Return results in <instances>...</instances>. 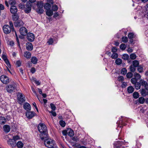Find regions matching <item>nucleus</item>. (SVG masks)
I'll return each mask as SVG.
<instances>
[{
    "label": "nucleus",
    "mask_w": 148,
    "mask_h": 148,
    "mask_svg": "<svg viewBox=\"0 0 148 148\" xmlns=\"http://www.w3.org/2000/svg\"><path fill=\"white\" fill-rule=\"evenodd\" d=\"M38 130L40 133V137L43 140L48 137V132L47 128L45 125L43 123H40L38 126Z\"/></svg>",
    "instance_id": "f257e3e1"
},
{
    "label": "nucleus",
    "mask_w": 148,
    "mask_h": 148,
    "mask_svg": "<svg viewBox=\"0 0 148 148\" xmlns=\"http://www.w3.org/2000/svg\"><path fill=\"white\" fill-rule=\"evenodd\" d=\"M45 139V140H44V144L47 147L49 148H51L54 146V140L51 139H47V138L44 140Z\"/></svg>",
    "instance_id": "f03ea898"
},
{
    "label": "nucleus",
    "mask_w": 148,
    "mask_h": 148,
    "mask_svg": "<svg viewBox=\"0 0 148 148\" xmlns=\"http://www.w3.org/2000/svg\"><path fill=\"white\" fill-rule=\"evenodd\" d=\"M7 91L10 93L15 92L16 90V88L14 84H10L7 86L6 88Z\"/></svg>",
    "instance_id": "7ed1b4c3"
},
{
    "label": "nucleus",
    "mask_w": 148,
    "mask_h": 148,
    "mask_svg": "<svg viewBox=\"0 0 148 148\" xmlns=\"http://www.w3.org/2000/svg\"><path fill=\"white\" fill-rule=\"evenodd\" d=\"M3 29L4 33L6 34H9L12 31V29L8 25H4L3 27Z\"/></svg>",
    "instance_id": "20e7f679"
},
{
    "label": "nucleus",
    "mask_w": 148,
    "mask_h": 148,
    "mask_svg": "<svg viewBox=\"0 0 148 148\" xmlns=\"http://www.w3.org/2000/svg\"><path fill=\"white\" fill-rule=\"evenodd\" d=\"M1 81L3 84H7L9 83L8 78L5 75H2L0 77Z\"/></svg>",
    "instance_id": "39448f33"
},
{
    "label": "nucleus",
    "mask_w": 148,
    "mask_h": 148,
    "mask_svg": "<svg viewBox=\"0 0 148 148\" xmlns=\"http://www.w3.org/2000/svg\"><path fill=\"white\" fill-rule=\"evenodd\" d=\"M124 141H118L117 144L114 146V148H125V147L122 146L125 145Z\"/></svg>",
    "instance_id": "423d86ee"
},
{
    "label": "nucleus",
    "mask_w": 148,
    "mask_h": 148,
    "mask_svg": "<svg viewBox=\"0 0 148 148\" xmlns=\"http://www.w3.org/2000/svg\"><path fill=\"white\" fill-rule=\"evenodd\" d=\"M19 32L23 36H25L27 33V30L25 27H22L19 29Z\"/></svg>",
    "instance_id": "0eeeda50"
},
{
    "label": "nucleus",
    "mask_w": 148,
    "mask_h": 148,
    "mask_svg": "<svg viewBox=\"0 0 148 148\" xmlns=\"http://www.w3.org/2000/svg\"><path fill=\"white\" fill-rule=\"evenodd\" d=\"M18 101H19V103H23L25 101V97L23 96L22 93L18 92V97L17 98Z\"/></svg>",
    "instance_id": "6e6552de"
},
{
    "label": "nucleus",
    "mask_w": 148,
    "mask_h": 148,
    "mask_svg": "<svg viewBox=\"0 0 148 148\" xmlns=\"http://www.w3.org/2000/svg\"><path fill=\"white\" fill-rule=\"evenodd\" d=\"M27 38L28 41L32 42L35 39V36L33 33H29L27 34Z\"/></svg>",
    "instance_id": "1a4fd4ad"
},
{
    "label": "nucleus",
    "mask_w": 148,
    "mask_h": 148,
    "mask_svg": "<svg viewBox=\"0 0 148 148\" xmlns=\"http://www.w3.org/2000/svg\"><path fill=\"white\" fill-rule=\"evenodd\" d=\"M35 113L32 111H27L26 113V115L28 119L32 118L35 116Z\"/></svg>",
    "instance_id": "9d476101"
},
{
    "label": "nucleus",
    "mask_w": 148,
    "mask_h": 148,
    "mask_svg": "<svg viewBox=\"0 0 148 148\" xmlns=\"http://www.w3.org/2000/svg\"><path fill=\"white\" fill-rule=\"evenodd\" d=\"M16 142L14 139H10L8 141V144L10 145L12 147H14L16 145Z\"/></svg>",
    "instance_id": "9b49d317"
},
{
    "label": "nucleus",
    "mask_w": 148,
    "mask_h": 148,
    "mask_svg": "<svg viewBox=\"0 0 148 148\" xmlns=\"http://www.w3.org/2000/svg\"><path fill=\"white\" fill-rule=\"evenodd\" d=\"M23 108L27 111L30 110L31 108L30 104L27 103H26L24 104Z\"/></svg>",
    "instance_id": "f8f14e48"
},
{
    "label": "nucleus",
    "mask_w": 148,
    "mask_h": 148,
    "mask_svg": "<svg viewBox=\"0 0 148 148\" xmlns=\"http://www.w3.org/2000/svg\"><path fill=\"white\" fill-rule=\"evenodd\" d=\"M23 25V23L21 20H18L16 21L14 23V25L15 27H20Z\"/></svg>",
    "instance_id": "ddd939ff"
},
{
    "label": "nucleus",
    "mask_w": 148,
    "mask_h": 148,
    "mask_svg": "<svg viewBox=\"0 0 148 148\" xmlns=\"http://www.w3.org/2000/svg\"><path fill=\"white\" fill-rule=\"evenodd\" d=\"M26 49L29 51L32 50L33 49V46L32 44L30 42H27L26 43Z\"/></svg>",
    "instance_id": "4468645a"
},
{
    "label": "nucleus",
    "mask_w": 148,
    "mask_h": 148,
    "mask_svg": "<svg viewBox=\"0 0 148 148\" xmlns=\"http://www.w3.org/2000/svg\"><path fill=\"white\" fill-rule=\"evenodd\" d=\"M17 10L16 7L14 5H11L10 11L13 14H15L17 12Z\"/></svg>",
    "instance_id": "2eb2a0df"
},
{
    "label": "nucleus",
    "mask_w": 148,
    "mask_h": 148,
    "mask_svg": "<svg viewBox=\"0 0 148 148\" xmlns=\"http://www.w3.org/2000/svg\"><path fill=\"white\" fill-rule=\"evenodd\" d=\"M139 82L140 83V86L141 85L144 86L146 89H147V82L144 80L141 79L140 80Z\"/></svg>",
    "instance_id": "dca6fc26"
},
{
    "label": "nucleus",
    "mask_w": 148,
    "mask_h": 148,
    "mask_svg": "<svg viewBox=\"0 0 148 148\" xmlns=\"http://www.w3.org/2000/svg\"><path fill=\"white\" fill-rule=\"evenodd\" d=\"M26 8L25 9L26 12L27 13H29L31 10V5L29 3H27L26 4Z\"/></svg>",
    "instance_id": "f3484780"
},
{
    "label": "nucleus",
    "mask_w": 148,
    "mask_h": 148,
    "mask_svg": "<svg viewBox=\"0 0 148 148\" xmlns=\"http://www.w3.org/2000/svg\"><path fill=\"white\" fill-rule=\"evenodd\" d=\"M147 90L144 89H142L140 91L141 95L144 97L146 96L147 95Z\"/></svg>",
    "instance_id": "a211bd4d"
},
{
    "label": "nucleus",
    "mask_w": 148,
    "mask_h": 148,
    "mask_svg": "<svg viewBox=\"0 0 148 148\" xmlns=\"http://www.w3.org/2000/svg\"><path fill=\"white\" fill-rule=\"evenodd\" d=\"M3 128L4 132L8 133L10 132V127L9 125H5L3 126Z\"/></svg>",
    "instance_id": "6ab92c4d"
},
{
    "label": "nucleus",
    "mask_w": 148,
    "mask_h": 148,
    "mask_svg": "<svg viewBox=\"0 0 148 148\" xmlns=\"http://www.w3.org/2000/svg\"><path fill=\"white\" fill-rule=\"evenodd\" d=\"M24 56L27 59H29L31 57V54L29 51H26L24 53Z\"/></svg>",
    "instance_id": "aec40b11"
},
{
    "label": "nucleus",
    "mask_w": 148,
    "mask_h": 148,
    "mask_svg": "<svg viewBox=\"0 0 148 148\" xmlns=\"http://www.w3.org/2000/svg\"><path fill=\"white\" fill-rule=\"evenodd\" d=\"M67 134L70 137L73 136L74 135V132L71 129H69L67 130Z\"/></svg>",
    "instance_id": "412c9836"
},
{
    "label": "nucleus",
    "mask_w": 148,
    "mask_h": 148,
    "mask_svg": "<svg viewBox=\"0 0 148 148\" xmlns=\"http://www.w3.org/2000/svg\"><path fill=\"white\" fill-rule=\"evenodd\" d=\"M134 90V88L132 86H129L127 88V91L129 93H132Z\"/></svg>",
    "instance_id": "4be33fe9"
},
{
    "label": "nucleus",
    "mask_w": 148,
    "mask_h": 148,
    "mask_svg": "<svg viewBox=\"0 0 148 148\" xmlns=\"http://www.w3.org/2000/svg\"><path fill=\"white\" fill-rule=\"evenodd\" d=\"M36 5L38 8H43V2L42 1H38L37 2Z\"/></svg>",
    "instance_id": "5701e85b"
},
{
    "label": "nucleus",
    "mask_w": 148,
    "mask_h": 148,
    "mask_svg": "<svg viewBox=\"0 0 148 148\" xmlns=\"http://www.w3.org/2000/svg\"><path fill=\"white\" fill-rule=\"evenodd\" d=\"M31 60L33 64H36L37 63L38 59L36 57L33 56Z\"/></svg>",
    "instance_id": "b1692460"
},
{
    "label": "nucleus",
    "mask_w": 148,
    "mask_h": 148,
    "mask_svg": "<svg viewBox=\"0 0 148 148\" xmlns=\"http://www.w3.org/2000/svg\"><path fill=\"white\" fill-rule=\"evenodd\" d=\"M132 65L136 67H138L139 66V62L137 60H134L132 62Z\"/></svg>",
    "instance_id": "393cba45"
},
{
    "label": "nucleus",
    "mask_w": 148,
    "mask_h": 148,
    "mask_svg": "<svg viewBox=\"0 0 148 148\" xmlns=\"http://www.w3.org/2000/svg\"><path fill=\"white\" fill-rule=\"evenodd\" d=\"M53 11L51 10H48L46 12L47 15L49 16H51L53 14Z\"/></svg>",
    "instance_id": "a878e982"
},
{
    "label": "nucleus",
    "mask_w": 148,
    "mask_h": 148,
    "mask_svg": "<svg viewBox=\"0 0 148 148\" xmlns=\"http://www.w3.org/2000/svg\"><path fill=\"white\" fill-rule=\"evenodd\" d=\"M6 122V120L4 117H1L0 118V123L1 124H4Z\"/></svg>",
    "instance_id": "bb28decb"
},
{
    "label": "nucleus",
    "mask_w": 148,
    "mask_h": 148,
    "mask_svg": "<svg viewBox=\"0 0 148 148\" xmlns=\"http://www.w3.org/2000/svg\"><path fill=\"white\" fill-rule=\"evenodd\" d=\"M51 7V5L49 3H47L45 4L44 7L45 9L48 10L50 9Z\"/></svg>",
    "instance_id": "cd10ccee"
},
{
    "label": "nucleus",
    "mask_w": 148,
    "mask_h": 148,
    "mask_svg": "<svg viewBox=\"0 0 148 148\" xmlns=\"http://www.w3.org/2000/svg\"><path fill=\"white\" fill-rule=\"evenodd\" d=\"M134 76L138 80L141 77V76L140 75L137 73H134Z\"/></svg>",
    "instance_id": "c85d7f7f"
},
{
    "label": "nucleus",
    "mask_w": 148,
    "mask_h": 148,
    "mask_svg": "<svg viewBox=\"0 0 148 148\" xmlns=\"http://www.w3.org/2000/svg\"><path fill=\"white\" fill-rule=\"evenodd\" d=\"M137 71L139 73H141L143 72V66L142 65H139L137 68Z\"/></svg>",
    "instance_id": "c756f323"
},
{
    "label": "nucleus",
    "mask_w": 148,
    "mask_h": 148,
    "mask_svg": "<svg viewBox=\"0 0 148 148\" xmlns=\"http://www.w3.org/2000/svg\"><path fill=\"white\" fill-rule=\"evenodd\" d=\"M116 64L117 65H120L122 62V60L120 58H117L115 61Z\"/></svg>",
    "instance_id": "7c9ffc66"
},
{
    "label": "nucleus",
    "mask_w": 148,
    "mask_h": 148,
    "mask_svg": "<svg viewBox=\"0 0 148 148\" xmlns=\"http://www.w3.org/2000/svg\"><path fill=\"white\" fill-rule=\"evenodd\" d=\"M134 84L135 87L136 89L137 90H138L139 89H140V82H137L135 84Z\"/></svg>",
    "instance_id": "2f4dec72"
},
{
    "label": "nucleus",
    "mask_w": 148,
    "mask_h": 148,
    "mask_svg": "<svg viewBox=\"0 0 148 148\" xmlns=\"http://www.w3.org/2000/svg\"><path fill=\"white\" fill-rule=\"evenodd\" d=\"M17 146L18 148H22L23 145V144L21 141H18L17 144Z\"/></svg>",
    "instance_id": "473e14b6"
},
{
    "label": "nucleus",
    "mask_w": 148,
    "mask_h": 148,
    "mask_svg": "<svg viewBox=\"0 0 148 148\" xmlns=\"http://www.w3.org/2000/svg\"><path fill=\"white\" fill-rule=\"evenodd\" d=\"M138 100L140 103L143 104L145 102V99L143 97H140L139 98Z\"/></svg>",
    "instance_id": "72a5a7b5"
},
{
    "label": "nucleus",
    "mask_w": 148,
    "mask_h": 148,
    "mask_svg": "<svg viewBox=\"0 0 148 148\" xmlns=\"http://www.w3.org/2000/svg\"><path fill=\"white\" fill-rule=\"evenodd\" d=\"M136 67H134L132 65H131L130 66V71L131 72H134L136 70Z\"/></svg>",
    "instance_id": "f704fd0d"
},
{
    "label": "nucleus",
    "mask_w": 148,
    "mask_h": 148,
    "mask_svg": "<svg viewBox=\"0 0 148 148\" xmlns=\"http://www.w3.org/2000/svg\"><path fill=\"white\" fill-rule=\"evenodd\" d=\"M133 97L135 99H137L139 97V94L138 92H134L133 94Z\"/></svg>",
    "instance_id": "c9c22d12"
},
{
    "label": "nucleus",
    "mask_w": 148,
    "mask_h": 148,
    "mask_svg": "<svg viewBox=\"0 0 148 148\" xmlns=\"http://www.w3.org/2000/svg\"><path fill=\"white\" fill-rule=\"evenodd\" d=\"M122 58L124 60H127L129 59V56L127 54H124L123 55Z\"/></svg>",
    "instance_id": "e433bc0d"
},
{
    "label": "nucleus",
    "mask_w": 148,
    "mask_h": 148,
    "mask_svg": "<svg viewBox=\"0 0 148 148\" xmlns=\"http://www.w3.org/2000/svg\"><path fill=\"white\" fill-rule=\"evenodd\" d=\"M44 12V10L43 9V8H38L37 10V12L39 14H42Z\"/></svg>",
    "instance_id": "4c0bfd02"
},
{
    "label": "nucleus",
    "mask_w": 148,
    "mask_h": 148,
    "mask_svg": "<svg viewBox=\"0 0 148 148\" xmlns=\"http://www.w3.org/2000/svg\"><path fill=\"white\" fill-rule=\"evenodd\" d=\"M136 57V55L134 53L131 54L130 55V58L132 60L135 59Z\"/></svg>",
    "instance_id": "58836bf2"
},
{
    "label": "nucleus",
    "mask_w": 148,
    "mask_h": 148,
    "mask_svg": "<svg viewBox=\"0 0 148 148\" xmlns=\"http://www.w3.org/2000/svg\"><path fill=\"white\" fill-rule=\"evenodd\" d=\"M133 74L131 72H128L126 75V77L127 78H131L133 76Z\"/></svg>",
    "instance_id": "ea45409f"
},
{
    "label": "nucleus",
    "mask_w": 148,
    "mask_h": 148,
    "mask_svg": "<svg viewBox=\"0 0 148 148\" xmlns=\"http://www.w3.org/2000/svg\"><path fill=\"white\" fill-rule=\"evenodd\" d=\"M12 17L13 20L16 21L19 18L17 14L13 15Z\"/></svg>",
    "instance_id": "a19ab883"
},
{
    "label": "nucleus",
    "mask_w": 148,
    "mask_h": 148,
    "mask_svg": "<svg viewBox=\"0 0 148 148\" xmlns=\"http://www.w3.org/2000/svg\"><path fill=\"white\" fill-rule=\"evenodd\" d=\"M118 57V54L117 53H113L112 54L111 56V57L113 59L116 58H117Z\"/></svg>",
    "instance_id": "79ce46f5"
},
{
    "label": "nucleus",
    "mask_w": 148,
    "mask_h": 148,
    "mask_svg": "<svg viewBox=\"0 0 148 148\" xmlns=\"http://www.w3.org/2000/svg\"><path fill=\"white\" fill-rule=\"evenodd\" d=\"M52 8L53 11H56L58 10V7L56 5H54L52 6Z\"/></svg>",
    "instance_id": "37998d69"
},
{
    "label": "nucleus",
    "mask_w": 148,
    "mask_h": 148,
    "mask_svg": "<svg viewBox=\"0 0 148 148\" xmlns=\"http://www.w3.org/2000/svg\"><path fill=\"white\" fill-rule=\"evenodd\" d=\"M60 124L63 127H64L66 125L65 122L63 120H60Z\"/></svg>",
    "instance_id": "c03bdc74"
},
{
    "label": "nucleus",
    "mask_w": 148,
    "mask_h": 148,
    "mask_svg": "<svg viewBox=\"0 0 148 148\" xmlns=\"http://www.w3.org/2000/svg\"><path fill=\"white\" fill-rule=\"evenodd\" d=\"M138 80H137L135 77L132 78L131 80V82L132 84H134L136 83Z\"/></svg>",
    "instance_id": "a18cd8bd"
},
{
    "label": "nucleus",
    "mask_w": 148,
    "mask_h": 148,
    "mask_svg": "<svg viewBox=\"0 0 148 148\" xmlns=\"http://www.w3.org/2000/svg\"><path fill=\"white\" fill-rule=\"evenodd\" d=\"M121 73L124 75H125L127 72V70L125 68H123L122 69L121 71Z\"/></svg>",
    "instance_id": "49530a36"
},
{
    "label": "nucleus",
    "mask_w": 148,
    "mask_h": 148,
    "mask_svg": "<svg viewBox=\"0 0 148 148\" xmlns=\"http://www.w3.org/2000/svg\"><path fill=\"white\" fill-rule=\"evenodd\" d=\"M9 2L10 4L12 5H14L16 3V1L15 0H9Z\"/></svg>",
    "instance_id": "de8ad7c7"
},
{
    "label": "nucleus",
    "mask_w": 148,
    "mask_h": 148,
    "mask_svg": "<svg viewBox=\"0 0 148 148\" xmlns=\"http://www.w3.org/2000/svg\"><path fill=\"white\" fill-rule=\"evenodd\" d=\"M120 48L121 49L124 50L125 49L126 46L125 44H122L120 45Z\"/></svg>",
    "instance_id": "09e8293b"
},
{
    "label": "nucleus",
    "mask_w": 148,
    "mask_h": 148,
    "mask_svg": "<svg viewBox=\"0 0 148 148\" xmlns=\"http://www.w3.org/2000/svg\"><path fill=\"white\" fill-rule=\"evenodd\" d=\"M134 34L131 32L129 33L128 35V36L129 38H133L134 37Z\"/></svg>",
    "instance_id": "8fccbe9b"
},
{
    "label": "nucleus",
    "mask_w": 148,
    "mask_h": 148,
    "mask_svg": "<svg viewBox=\"0 0 148 148\" xmlns=\"http://www.w3.org/2000/svg\"><path fill=\"white\" fill-rule=\"evenodd\" d=\"M119 124L121 125H119L118 126L120 128L123 127V126H125L126 125L123 122V121L121 120H120V121Z\"/></svg>",
    "instance_id": "3c124183"
},
{
    "label": "nucleus",
    "mask_w": 148,
    "mask_h": 148,
    "mask_svg": "<svg viewBox=\"0 0 148 148\" xmlns=\"http://www.w3.org/2000/svg\"><path fill=\"white\" fill-rule=\"evenodd\" d=\"M122 41L125 43H126L128 41V38L126 36L123 37L122 38Z\"/></svg>",
    "instance_id": "603ef678"
},
{
    "label": "nucleus",
    "mask_w": 148,
    "mask_h": 148,
    "mask_svg": "<svg viewBox=\"0 0 148 148\" xmlns=\"http://www.w3.org/2000/svg\"><path fill=\"white\" fill-rule=\"evenodd\" d=\"M53 43V40L52 38H50L47 42L49 45H52Z\"/></svg>",
    "instance_id": "864d4df0"
},
{
    "label": "nucleus",
    "mask_w": 148,
    "mask_h": 148,
    "mask_svg": "<svg viewBox=\"0 0 148 148\" xmlns=\"http://www.w3.org/2000/svg\"><path fill=\"white\" fill-rule=\"evenodd\" d=\"M4 61L5 62V64L7 65L8 66L9 68H10L11 65L8 59Z\"/></svg>",
    "instance_id": "5fc2aeb1"
},
{
    "label": "nucleus",
    "mask_w": 148,
    "mask_h": 148,
    "mask_svg": "<svg viewBox=\"0 0 148 148\" xmlns=\"http://www.w3.org/2000/svg\"><path fill=\"white\" fill-rule=\"evenodd\" d=\"M50 105L51 109L53 111L55 110L56 109V108L55 105L52 103H51Z\"/></svg>",
    "instance_id": "6e6d98bb"
},
{
    "label": "nucleus",
    "mask_w": 148,
    "mask_h": 148,
    "mask_svg": "<svg viewBox=\"0 0 148 148\" xmlns=\"http://www.w3.org/2000/svg\"><path fill=\"white\" fill-rule=\"evenodd\" d=\"M141 146V144L138 142H136V147L135 148H140Z\"/></svg>",
    "instance_id": "4d7b16f0"
},
{
    "label": "nucleus",
    "mask_w": 148,
    "mask_h": 148,
    "mask_svg": "<svg viewBox=\"0 0 148 148\" xmlns=\"http://www.w3.org/2000/svg\"><path fill=\"white\" fill-rule=\"evenodd\" d=\"M72 140L73 141L77 142L79 140V138L77 136H74L72 138Z\"/></svg>",
    "instance_id": "13d9d810"
},
{
    "label": "nucleus",
    "mask_w": 148,
    "mask_h": 148,
    "mask_svg": "<svg viewBox=\"0 0 148 148\" xmlns=\"http://www.w3.org/2000/svg\"><path fill=\"white\" fill-rule=\"evenodd\" d=\"M9 25H10V27H11L12 29V30H14V28L13 27V23L12 21L9 22Z\"/></svg>",
    "instance_id": "bf43d9fd"
},
{
    "label": "nucleus",
    "mask_w": 148,
    "mask_h": 148,
    "mask_svg": "<svg viewBox=\"0 0 148 148\" xmlns=\"http://www.w3.org/2000/svg\"><path fill=\"white\" fill-rule=\"evenodd\" d=\"M118 80L119 81L122 82L124 80V78L122 76H120L118 77Z\"/></svg>",
    "instance_id": "052dcab7"
},
{
    "label": "nucleus",
    "mask_w": 148,
    "mask_h": 148,
    "mask_svg": "<svg viewBox=\"0 0 148 148\" xmlns=\"http://www.w3.org/2000/svg\"><path fill=\"white\" fill-rule=\"evenodd\" d=\"M127 83L125 82H123L121 85V87L122 88H125L127 86Z\"/></svg>",
    "instance_id": "680f3d73"
},
{
    "label": "nucleus",
    "mask_w": 148,
    "mask_h": 148,
    "mask_svg": "<svg viewBox=\"0 0 148 148\" xmlns=\"http://www.w3.org/2000/svg\"><path fill=\"white\" fill-rule=\"evenodd\" d=\"M2 58L4 60V61H5L6 60L8 59L7 56L5 55H3L2 56Z\"/></svg>",
    "instance_id": "e2e57ef3"
},
{
    "label": "nucleus",
    "mask_w": 148,
    "mask_h": 148,
    "mask_svg": "<svg viewBox=\"0 0 148 148\" xmlns=\"http://www.w3.org/2000/svg\"><path fill=\"white\" fill-rule=\"evenodd\" d=\"M16 64L18 67L20 66L21 64V63L20 61L16 62Z\"/></svg>",
    "instance_id": "0e129e2a"
},
{
    "label": "nucleus",
    "mask_w": 148,
    "mask_h": 148,
    "mask_svg": "<svg viewBox=\"0 0 148 148\" xmlns=\"http://www.w3.org/2000/svg\"><path fill=\"white\" fill-rule=\"evenodd\" d=\"M36 71L35 69L34 68L32 67L31 68V72L32 73H35Z\"/></svg>",
    "instance_id": "69168bd1"
},
{
    "label": "nucleus",
    "mask_w": 148,
    "mask_h": 148,
    "mask_svg": "<svg viewBox=\"0 0 148 148\" xmlns=\"http://www.w3.org/2000/svg\"><path fill=\"white\" fill-rule=\"evenodd\" d=\"M4 9V6L2 4H0V10H3Z\"/></svg>",
    "instance_id": "338daca9"
},
{
    "label": "nucleus",
    "mask_w": 148,
    "mask_h": 148,
    "mask_svg": "<svg viewBox=\"0 0 148 148\" xmlns=\"http://www.w3.org/2000/svg\"><path fill=\"white\" fill-rule=\"evenodd\" d=\"M117 51V49L115 47H114L112 49V51L113 52H114Z\"/></svg>",
    "instance_id": "774afa93"
}]
</instances>
